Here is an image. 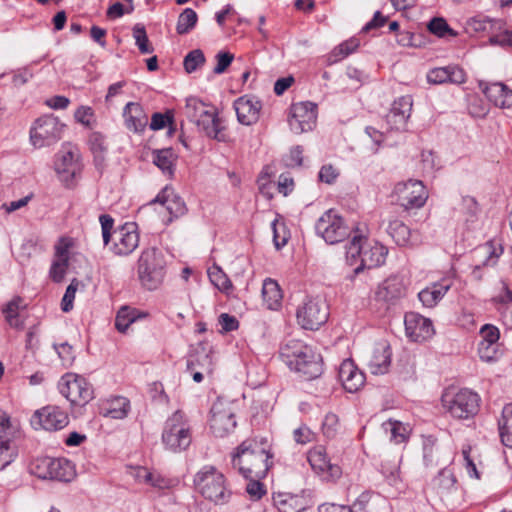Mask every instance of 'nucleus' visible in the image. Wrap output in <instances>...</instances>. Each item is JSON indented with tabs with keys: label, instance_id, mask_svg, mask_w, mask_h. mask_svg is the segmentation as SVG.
<instances>
[{
	"label": "nucleus",
	"instance_id": "nucleus-1",
	"mask_svg": "<svg viewBox=\"0 0 512 512\" xmlns=\"http://www.w3.org/2000/svg\"><path fill=\"white\" fill-rule=\"evenodd\" d=\"M270 445L267 439H247L232 456V466L246 479H262L271 466Z\"/></svg>",
	"mask_w": 512,
	"mask_h": 512
},
{
	"label": "nucleus",
	"instance_id": "nucleus-2",
	"mask_svg": "<svg viewBox=\"0 0 512 512\" xmlns=\"http://www.w3.org/2000/svg\"><path fill=\"white\" fill-rule=\"evenodd\" d=\"M282 361L291 369L301 373L306 379L317 378L322 373V362L319 354L300 340H287L280 348Z\"/></svg>",
	"mask_w": 512,
	"mask_h": 512
},
{
	"label": "nucleus",
	"instance_id": "nucleus-3",
	"mask_svg": "<svg viewBox=\"0 0 512 512\" xmlns=\"http://www.w3.org/2000/svg\"><path fill=\"white\" fill-rule=\"evenodd\" d=\"M387 254L385 246L356 233L347 246L346 259L350 265H354L359 259L360 264L354 268V274L358 275L364 269L384 264Z\"/></svg>",
	"mask_w": 512,
	"mask_h": 512
},
{
	"label": "nucleus",
	"instance_id": "nucleus-4",
	"mask_svg": "<svg viewBox=\"0 0 512 512\" xmlns=\"http://www.w3.org/2000/svg\"><path fill=\"white\" fill-rule=\"evenodd\" d=\"M195 490L216 505L228 503L232 497L225 475L213 465L203 466L194 476Z\"/></svg>",
	"mask_w": 512,
	"mask_h": 512
},
{
	"label": "nucleus",
	"instance_id": "nucleus-5",
	"mask_svg": "<svg viewBox=\"0 0 512 512\" xmlns=\"http://www.w3.org/2000/svg\"><path fill=\"white\" fill-rule=\"evenodd\" d=\"M166 260L163 252L156 248H146L138 259L137 273L143 287L148 290L157 289L166 274Z\"/></svg>",
	"mask_w": 512,
	"mask_h": 512
},
{
	"label": "nucleus",
	"instance_id": "nucleus-6",
	"mask_svg": "<svg viewBox=\"0 0 512 512\" xmlns=\"http://www.w3.org/2000/svg\"><path fill=\"white\" fill-rule=\"evenodd\" d=\"M161 440L165 449L173 453L185 451L190 446L191 429L182 411L177 410L165 421Z\"/></svg>",
	"mask_w": 512,
	"mask_h": 512
},
{
	"label": "nucleus",
	"instance_id": "nucleus-7",
	"mask_svg": "<svg viewBox=\"0 0 512 512\" xmlns=\"http://www.w3.org/2000/svg\"><path fill=\"white\" fill-rule=\"evenodd\" d=\"M82 156L77 146L64 143L56 154L55 172L59 180L67 187L73 188L83 170Z\"/></svg>",
	"mask_w": 512,
	"mask_h": 512
},
{
	"label": "nucleus",
	"instance_id": "nucleus-8",
	"mask_svg": "<svg viewBox=\"0 0 512 512\" xmlns=\"http://www.w3.org/2000/svg\"><path fill=\"white\" fill-rule=\"evenodd\" d=\"M480 397L469 389H461L458 392L445 391L441 402L446 411L456 419L473 418L480 409Z\"/></svg>",
	"mask_w": 512,
	"mask_h": 512
},
{
	"label": "nucleus",
	"instance_id": "nucleus-9",
	"mask_svg": "<svg viewBox=\"0 0 512 512\" xmlns=\"http://www.w3.org/2000/svg\"><path fill=\"white\" fill-rule=\"evenodd\" d=\"M316 234L328 244H337L348 238L353 228L335 210L325 211L315 224Z\"/></svg>",
	"mask_w": 512,
	"mask_h": 512
},
{
	"label": "nucleus",
	"instance_id": "nucleus-10",
	"mask_svg": "<svg viewBox=\"0 0 512 512\" xmlns=\"http://www.w3.org/2000/svg\"><path fill=\"white\" fill-rule=\"evenodd\" d=\"M298 324L306 330H318L329 317V307L320 296H308L296 312Z\"/></svg>",
	"mask_w": 512,
	"mask_h": 512
},
{
	"label": "nucleus",
	"instance_id": "nucleus-11",
	"mask_svg": "<svg viewBox=\"0 0 512 512\" xmlns=\"http://www.w3.org/2000/svg\"><path fill=\"white\" fill-rule=\"evenodd\" d=\"M34 476L43 480L70 482L75 477L74 465L65 458L38 457L34 461Z\"/></svg>",
	"mask_w": 512,
	"mask_h": 512
},
{
	"label": "nucleus",
	"instance_id": "nucleus-12",
	"mask_svg": "<svg viewBox=\"0 0 512 512\" xmlns=\"http://www.w3.org/2000/svg\"><path fill=\"white\" fill-rule=\"evenodd\" d=\"M21 431L11 422L10 416L0 410V470L8 466L18 453Z\"/></svg>",
	"mask_w": 512,
	"mask_h": 512
},
{
	"label": "nucleus",
	"instance_id": "nucleus-13",
	"mask_svg": "<svg viewBox=\"0 0 512 512\" xmlns=\"http://www.w3.org/2000/svg\"><path fill=\"white\" fill-rule=\"evenodd\" d=\"M58 390L72 405L83 406L94 397L91 384L73 373H66L60 378Z\"/></svg>",
	"mask_w": 512,
	"mask_h": 512
},
{
	"label": "nucleus",
	"instance_id": "nucleus-14",
	"mask_svg": "<svg viewBox=\"0 0 512 512\" xmlns=\"http://www.w3.org/2000/svg\"><path fill=\"white\" fill-rule=\"evenodd\" d=\"M210 428L217 437H224L236 427L233 403L218 398L210 410Z\"/></svg>",
	"mask_w": 512,
	"mask_h": 512
},
{
	"label": "nucleus",
	"instance_id": "nucleus-15",
	"mask_svg": "<svg viewBox=\"0 0 512 512\" xmlns=\"http://www.w3.org/2000/svg\"><path fill=\"white\" fill-rule=\"evenodd\" d=\"M65 125L53 115H46L34 121V149L56 144L61 138Z\"/></svg>",
	"mask_w": 512,
	"mask_h": 512
},
{
	"label": "nucleus",
	"instance_id": "nucleus-16",
	"mask_svg": "<svg viewBox=\"0 0 512 512\" xmlns=\"http://www.w3.org/2000/svg\"><path fill=\"white\" fill-rule=\"evenodd\" d=\"M404 285L400 278L391 276L385 279L374 292L371 304L378 310H388L404 295Z\"/></svg>",
	"mask_w": 512,
	"mask_h": 512
},
{
	"label": "nucleus",
	"instance_id": "nucleus-17",
	"mask_svg": "<svg viewBox=\"0 0 512 512\" xmlns=\"http://www.w3.org/2000/svg\"><path fill=\"white\" fill-rule=\"evenodd\" d=\"M317 105L312 102H300L292 105L289 126L293 133L310 131L316 124Z\"/></svg>",
	"mask_w": 512,
	"mask_h": 512
},
{
	"label": "nucleus",
	"instance_id": "nucleus-18",
	"mask_svg": "<svg viewBox=\"0 0 512 512\" xmlns=\"http://www.w3.org/2000/svg\"><path fill=\"white\" fill-rule=\"evenodd\" d=\"M398 203L406 210L422 207L427 200V192L421 181L409 180L395 187Z\"/></svg>",
	"mask_w": 512,
	"mask_h": 512
},
{
	"label": "nucleus",
	"instance_id": "nucleus-19",
	"mask_svg": "<svg viewBox=\"0 0 512 512\" xmlns=\"http://www.w3.org/2000/svg\"><path fill=\"white\" fill-rule=\"evenodd\" d=\"M115 242L111 247L114 254L127 256L139 245L138 226L135 222H127L114 231Z\"/></svg>",
	"mask_w": 512,
	"mask_h": 512
},
{
	"label": "nucleus",
	"instance_id": "nucleus-20",
	"mask_svg": "<svg viewBox=\"0 0 512 512\" xmlns=\"http://www.w3.org/2000/svg\"><path fill=\"white\" fill-rule=\"evenodd\" d=\"M404 325L406 336L414 342L426 341L435 333L432 321L415 312L405 314Z\"/></svg>",
	"mask_w": 512,
	"mask_h": 512
},
{
	"label": "nucleus",
	"instance_id": "nucleus-21",
	"mask_svg": "<svg viewBox=\"0 0 512 512\" xmlns=\"http://www.w3.org/2000/svg\"><path fill=\"white\" fill-rule=\"evenodd\" d=\"M413 101L411 96H401L396 99L386 115V123L391 130L405 131L410 118Z\"/></svg>",
	"mask_w": 512,
	"mask_h": 512
},
{
	"label": "nucleus",
	"instance_id": "nucleus-22",
	"mask_svg": "<svg viewBox=\"0 0 512 512\" xmlns=\"http://www.w3.org/2000/svg\"><path fill=\"white\" fill-rule=\"evenodd\" d=\"M308 461L312 469L321 475L324 480L334 481L342 474L341 468L330 462L326 451L322 447L311 450L308 454Z\"/></svg>",
	"mask_w": 512,
	"mask_h": 512
},
{
	"label": "nucleus",
	"instance_id": "nucleus-23",
	"mask_svg": "<svg viewBox=\"0 0 512 512\" xmlns=\"http://www.w3.org/2000/svg\"><path fill=\"white\" fill-rule=\"evenodd\" d=\"M40 426L46 431H57L69 423L68 414L58 406L48 405L34 412Z\"/></svg>",
	"mask_w": 512,
	"mask_h": 512
},
{
	"label": "nucleus",
	"instance_id": "nucleus-24",
	"mask_svg": "<svg viewBox=\"0 0 512 512\" xmlns=\"http://www.w3.org/2000/svg\"><path fill=\"white\" fill-rule=\"evenodd\" d=\"M238 121L243 125H252L256 123L262 109L261 101L255 96L244 95L234 102Z\"/></svg>",
	"mask_w": 512,
	"mask_h": 512
},
{
	"label": "nucleus",
	"instance_id": "nucleus-25",
	"mask_svg": "<svg viewBox=\"0 0 512 512\" xmlns=\"http://www.w3.org/2000/svg\"><path fill=\"white\" fill-rule=\"evenodd\" d=\"M338 378L344 389L350 393L358 391L365 383L364 373L351 359L344 360L338 370Z\"/></svg>",
	"mask_w": 512,
	"mask_h": 512
},
{
	"label": "nucleus",
	"instance_id": "nucleus-26",
	"mask_svg": "<svg viewBox=\"0 0 512 512\" xmlns=\"http://www.w3.org/2000/svg\"><path fill=\"white\" fill-rule=\"evenodd\" d=\"M479 88L495 106L503 109L512 107V90L505 84L480 81Z\"/></svg>",
	"mask_w": 512,
	"mask_h": 512
},
{
	"label": "nucleus",
	"instance_id": "nucleus-27",
	"mask_svg": "<svg viewBox=\"0 0 512 512\" xmlns=\"http://www.w3.org/2000/svg\"><path fill=\"white\" fill-rule=\"evenodd\" d=\"M427 80L431 84H443L447 82L462 84L466 80V75L463 69L458 66L438 67L428 72Z\"/></svg>",
	"mask_w": 512,
	"mask_h": 512
},
{
	"label": "nucleus",
	"instance_id": "nucleus-28",
	"mask_svg": "<svg viewBox=\"0 0 512 512\" xmlns=\"http://www.w3.org/2000/svg\"><path fill=\"white\" fill-rule=\"evenodd\" d=\"M208 137L217 141H226V135L223 133L225 127L217 113L208 110L203 116L197 118L194 122Z\"/></svg>",
	"mask_w": 512,
	"mask_h": 512
},
{
	"label": "nucleus",
	"instance_id": "nucleus-29",
	"mask_svg": "<svg viewBox=\"0 0 512 512\" xmlns=\"http://www.w3.org/2000/svg\"><path fill=\"white\" fill-rule=\"evenodd\" d=\"M152 203H160L166 207V210L170 214L169 221L171 222L174 218L183 216L186 211L185 202L182 198L176 195L172 189L165 187L152 201Z\"/></svg>",
	"mask_w": 512,
	"mask_h": 512
},
{
	"label": "nucleus",
	"instance_id": "nucleus-30",
	"mask_svg": "<svg viewBox=\"0 0 512 512\" xmlns=\"http://www.w3.org/2000/svg\"><path fill=\"white\" fill-rule=\"evenodd\" d=\"M126 127L134 132H142L148 124V116L139 103L129 102L123 109Z\"/></svg>",
	"mask_w": 512,
	"mask_h": 512
},
{
	"label": "nucleus",
	"instance_id": "nucleus-31",
	"mask_svg": "<svg viewBox=\"0 0 512 512\" xmlns=\"http://www.w3.org/2000/svg\"><path fill=\"white\" fill-rule=\"evenodd\" d=\"M391 363V352L389 345L378 344L368 361L370 372L374 375H382L388 372Z\"/></svg>",
	"mask_w": 512,
	"mask_h": 512
},
{
	"label": "nucleus",
	"instance_id": "nucleus-32",
	"mask_svg": "<svg viewBox=\"0 0 512 512\" xmlns=\"http://www.w3.org/2000/svg\"><path fill=\"white\" fill-rule=\"evenodd\" d=\"M452 285L450 279H442L419 292L418 298L426 307H434L448 292Z\"/></svg>",
	"mask_w": 512,
	"mask_h": 512
},
{
	"label": "nucleus",
	"instance_id": "nucleus-33",
	"mask_svg": "<svg viewBox=\"0 0 512 512\" xmlns=\"http://www.w3.org/2000/svg\"><path fill=\"white\" fill-rule=\"evenodd\" d=\"M502 20L493 19L484 15H477L467 21V29L470 32L481 33L490 38L501 29Z\"/></svg>",
	"mask_w": 512,
	"mask_h": 512
},
{
	"label": "nucleus",
	"instance_id": "nucleus-34",
	"mask_svg": "<svg viewBox=\"0 0 512 512\" xmlns=\"http://www.w3.org/2000/svg\"><path fill=\"white\" fill-rule=\"evenodd\" d=\"M387 233L398 246L413 245L417 241V237L411 229L398 219L389 222Z\"/></svg>",
	"mask_w": 512,
	"mask_h": 512
},
{
	"label": "nucleus",
	"instance_id": "nucleus-35",
	"mask_svg": "<svg viewBox=\"0 0 512 512\" xmlns=\"http://www.w3.org/2000/svg\"><path fill=\"white\" fill-rule=\"evenodd\" d=\"M130 401L126 397L116 396L107 401L102 407V415L111 419L122 420L128 416Z\"/></svg>",
	"mask_w": 512,
	"mask_h": 512
},
{
	"label": "nucleus",
	"instance_id": "nucleus-36",
	"mask_svg": "<svg viewBox=\"0 0 512 512\" xmlns=\"http://www.w3.org/2000/svg\"><path fill=\"white\" fill-rule=\"evenodd\" d=\"M188 371H203L207 375L213 372V362L209 352L204 347L196 349L187 359Z\"/></svg>",
	"mask_w": 512,
	"mask_h": 512
},
{
	"label": "nucleus",
	"instance_id": "nucleus-37",
	"mask_svg": "<svg viewBox=\"0 0 512 512\" xmlns=\"http://www.w3.org/2000/svg\"><path fill=\"white\" fill-rule=\"evenodd\" d=\"M177 155L172 148L154 150L152 152L153 163L163 172V174L172 177L175 171V161Z\"/></svg>",
	"mask_w": 512,
	"mask_h": 512
},
{
	"label": "nucleus",
	"instance_id": "nucleus-38",
	"mask_svg": "<svg viewBox=\"0 0 512 512\" xmlns=\"http://www.w3.org/2000/svg\"><path fill=\"white\" fill-rule=\"evenodd\" d=\"M262 298L266 307L276 310L281 305L282 292L277 281L267 278L262 285Z\"/></svg>",
	"mask_w": 512,
	"mask_h": 512
},
{
	"label": "nucleus",
	"instance_id": "nucleus-39",
	"mask_svg": "<svg viewBox=\"0 0 512 512\" xmlns=\"http://www.w3.org/2000/svg\"><path fill=\"white\" fill-rule=\"evenodd\" d=\"M498 429L503 445L512 447V403L503 407L501 418L498 421Z\"/></svg>",
	"mask_w": 512,
	"mask_h": 512
},
{
	"label": "nucleus",
	"instance_id": "nucleus-40",
	"mask_svg": "<svg viewBox=\"0 0 512 512\" xmlns=\"http://www.w3.org/2000/svg\"><path fill=\"white\" fill-rule=\"evenodd\" d=\"M145 316L146 314H142L135 308L122 306L117 312L115 318V327L119 332L125 333L132 323H134L137 319Z\"/></svg>",
	"mask_w": 512,
	"mask_h": 512
},
{
	"label": "nucleus",
	"instance_id": "nucleus-41",
	"mask_svg": "<svg viewBox=\"0 0 512 512\" xmlns=\"http://www.w3.org/2000/svg\"><path fill=\"white\" fill-rule=\"evenodd\" d=\"M382 428L395 444L405 443L408 439L409 429L400 421L389 419L382 424Z\"/></svg>",
	"mask_w": 512,
	"mask_h": 512
},
{
	"label": "nucleus",
	"instance_id": "nucleus-42",
	"mask_svg": "<svg viewBox=\"0 0 512 512\" xmlns=\"http://www.w3.org/2000/svg\"><path fill=\"white\" fill-rule=\"evenodd\" d=\"M197 13L191 8H185L179 15L176 31L179 35L188 34L197 24Z\"/></svg>",
	"mask_w": 512,
	"mask_h": 512
},
{
	"label": "nucleus",
	"instance_id": "nucleus-43",
	"mask_svg": "<svg viewBox=\"0 0 512 512\" xmlns=\"http://www.w3.org/2000/svg\"><path fill=\"white\" fill-rule=\"evenodd\" d=\"M20 303V298L13 299L2 310L5 319L9 323V325L17 329L23 327V320L21 319L20 312Z\"/></svg>",
	"mask_w": 512,
	"mask_h": 512
},
{
	"label": "nucleus",
	"instance_id": "nucleus-44",
	"mask_svg": "<svg viewBox=\"0 0 512 512\" xmlns=\"http://www.w3.org/2000/svg\"><path fill=\"white\" fill-rule=\"evenodd\" d=\"M358 45H359V43L356 39H350L348 41L341 43L340 45L335 47L333 49V51L329 54L328 60H327L328 63L334 64V63L344 59L345 57L350 55L352 52H354L357 49Z\"/></svg>",
	"mask_w": 512,
	"mask_h": 512
},
{
	"label": "nucleus",
	"instance_id": "nucleus-45",
	"mask_svg": "<svg viewBox=\"0 0 512 512\" xmlns=\"http://www.w3.org/2000/svg\"><path fill=\"white\" fill-rule=\"evenodd\" d=\"M211 283L220 291L228 293L232 288V282L220 267L214 266L208 270Z\"/></svg>",
	"mask_w": 512,
	"mask_h": 512
},
{
	"label": "nucleus",
	"instance_id": "nucleus-46",
	"mask_svg": "<svg viewBox=\"0 0 512 512\" xmlns=\"http://www.w3.org/2000/svg\"><path fill=\"white\" fill-rule=\"evenodd\" d=\"M208 110L207 105L196 97H190L186 100L185 115L192 122H195L197 118L203 116Z\"/></svg>",
	"mask_w": 512,
	"mask_h": 512
},
{
	"label": "nucleus",
	"instance_id": "nucleus-47",
	"mask_svg": "<svg viewBox=\"0 0 512 512\" xmlns=\"http://www.w3.org/2000/svg\"><path fill=\"white\" fill-rule=\"evenodd\" d=\"M133 37L135 39V44L142 54H150L154 51V48L148 39L146 29L142 24H136L133 27Z\"/></svg>",
	"mask_w": 512,
	"mask_h": 512
},
{
	"label": "nucleus",
	"instance_id": "nucleus-48",
	"mask_svg": "<svg viewBox=\"0 0 512 512\" xmlns=\"http://www.w3.org/2000/svg\"><path fill=\"white\" fill-rule=\"evenodd\" d=\"M169 127L170 130L175 129L174 126V113L172 110H167L165 113L155 112L152 114L150 129L157 131Z\"/></svg>",
	"mask_w": 512,
	"mask_h": 512
},
{
	"label": "nucleus",
	"instance_id": "nucleus-49",
	"mask_svg": "<svg viewBox=\"0 0 512 512\" xmlns=\"http://www.w3.org/2000/svg\"><path fill=\"white\" fill-rule=\"evenodd\" d=\"M205 56L202 50L195 49L190 51L185 57L183 61L184 69L187 73L195 72L199 67L204 65Z\"/></svg>",
	"mask_w": 512,
	"mask_h": 512
},
{
	"label": "nucleus",
	"instance_id": "nucleus-50",
	"mask_svg": "<svg viewBox=\"0 0 512 512\" xmlns=\"http://www.w3.org/2000/svg\"><path fill=\"white\" fill-rule=\"evenodd\" d=\"M428 29L438 37H445L447 34L456 36L454 30L449 27L443 18H433L428 24Z\"/></svg>",
	"mask_w": 512,
	"mask_h": 512
},
{
	"label": "nucleus",
	"instance_id": "nucleus-51",
	"mask_svg": "<svg viewBox=\"0 0 512 512\" xmlns=\"http://www.w3.org/2000/svg\"><path fill=\"white\" fill-rule=\"evenodd\" d=\"M78 286L79 281L77 279H73L66 288V291L61 301V309L63 312L67 313L73 309V302L75 299V294L78 289Z\"/></svg>",
	"mask_w": 512,
	"mask_h": 512
},
{
	"label": "nucleus",
	"instance_id": "nucleus-52",
	"mask_svg": "<svg viewBox=\"0 0 512 512\" xmlns=\"http://www.w3.org/2000/svg\"><path fill=\"white\" fill-rule=\"evenodd\" d=\"M490 44L500 46H512V29L506 28V23L502 20L501 29L490 38Z\"/></svg>",
	"mask_w": 512,
	"mask_h": 512
},
{
	"label": "nucleus",
	"instance_id": "nucleus-53",
	"mask_svg": "<svg viewBox=\"0 0 512 512\" xmlns=\"http://www.w3.org/2000/svg\"><path fill=\"white\" fill-rule=\"evenodd\" d=\"M137 478L139 480H143L145 483L150 484L153 487H157V488L165 487V481L160 475L149 472L145 468H141L138 470Z\"/></svg>",
	"mask_w": 512,
	"mask_h": 512
},
{
	"label": "nucleus",
	"instance_id": "nucleus-54",
	"mask_svg": "<svg viewBox=\"0 0 512 512\" xmlns=\"http://www.w3.org/2000/svg\"><path fill=\"white\" fill-rule=\"evenodd\" d=\"M480 336L482 343L496 344L500 337L499 329L492 324H485L480 329Z\"/></svg>",
	"mask_w": 512,
	"mask_h": 512
},
{
	"label": "nucleus",
	"instance_id": "nucleus-55",
	"mask_svg": "<svg viewBox=\"0 0 512 512\" xmlns=\"http://www.w3.org/2000/svg\"><path fill=\"white\" fill-rule=\"evenodd\" d=\"M14 255L21 265H28L32 256V242L27 240L22 243L15 249Z\"/></svg>",
	"mask_w": 512,
	"mask_h": 512
},
{
	"label": "nucleus",
	"instance_id": "nucleus-56",
	"mask_svg": "<svg viewBox=\"0 0 512 512\" xmlns=\"http://www.w3.org/2000/svg\"><path fill=\"white\" fill-rule=\"evenodd\" d=\"M338 427V417L333 413H328L322 422L323 434L332 439L335 437Z\"/></svg>",
	"mask_w": 512,
	"mask_h": 512
},
{
	"label": "nucleus",
	"instance_id": "nucleus-57",
	"mask_svg": "<svg viewBox=\"0 0 512 512\" xmlns=\"http://www.w3.org/2000/svg\"><path fill=\"white\" fill-rule=\"evenodd\" d=\"M99 222L102 229L103 243L107 246L111 240V232L114 227V219L109 214H101Z\"/></svg>",
	"mask_w": 512,
	"mask_h": 512
},
{
	"label": "nucleus",
	"instance_id": "nucleus-58",
	"mask_svg": "<svg viewBox=\"0 0 512 512\" xmlns=\"http://www.w3.org/2000/svg\"><path fill=\"white\" fill-rule=\"evenodd\" d=\"M497 345L479 342L478 354L481 360L485 362H492L497 359Z\"/></svg>",
	"mask_w": 512,
	"mask_h": 512
},
{
	"label": "nucleus",
	"instance_id": "nucleus-59",
	"mask_svg": "<svg viewBox=\"0 0 512 512\" xmlns=\"http://www.w3.org/2000/svg\"><path fill=\"white\" fill-rule=\"evenodd\" d=\"M234 59V55L230 52L220 51L216 54L217 64L213 69L215 74H222L230 66Z\"/></svg>",
	"mask_w": 512,
	"mask_h": 512
},
{
	"label": "nucleus",
	"instance_id": "nucleus-60",
	"mask_svg": "<svg viewBox=\"0 0 512 512\" xmlns=\"http://www.w3.org/2000/svg\"><path fill=\"white\" fill-rule=\"evenodd\" d=\"M339 176V171L331 164L323 165L319 171L318 178L326 184H333Z\"/></svg>",
	"mask_w": 512,
	"mask_h": 512
},
{
	"label": "nucleus",
	"instance_id": "nucleus-61",
	"mask_svg": "<svg viewBox=\"0 0 512 512\" xmlns=\"http://www.w3.org/2000/svg\"><path fill=\"white\" fill-rule=\"evenodd\" d=\"M219 324L224 332H231L238 329L239 322L236 317L227 313H222L219 316Z\"/></svg>",
	"mask_w": 512,
	"mask_h": 512
},
{
	"label": "nucleus",
	"instance_id": "nucleus-62",
	"mask_svg": "<svg viewBox=\"0 0 512 512\" xmlns=\"http://www.w3.org/2000/svg\"><path fill=\"white\" fill-rule=\"evenodd\" d=\"M90 149L92 153H106L104 137L100 133H93L89 138Z\"/></svg>",
	"mask_w": 512,
	"mask_h": 512
},
{
	"label": "nucleus",
	"instance_id": "nucleus-63",
	"mask_svg": "<svg viewBox=\"0 0 512 512\" xmlns=\"http://www.w3.org/2000/svg\"><path fill=\"white\" fill-rule=\"evenodd\" d=\"M294 440L298 444H307L312 441L313 433L307 426H300L293 432Z\"/></svg>",
	"mask_w": 512,
	"mask_h": 512
},
{
	"label": "nucleus",
	"instance_id": "nucleus-64",
	"mask_svg": "<svg viewBox=\"0 0 512 512\" xmlns=\"http://www.w3.org/2000/svg\"><path fill=\"white\" fill-rule=\"evenodd\" d=\"M68 262L62 260L55 261L50 269V275L55 282H61L64 278Z\"/></svg>",
	"mask_w": 512,
	"mask_h": 512
}]
</instances>
